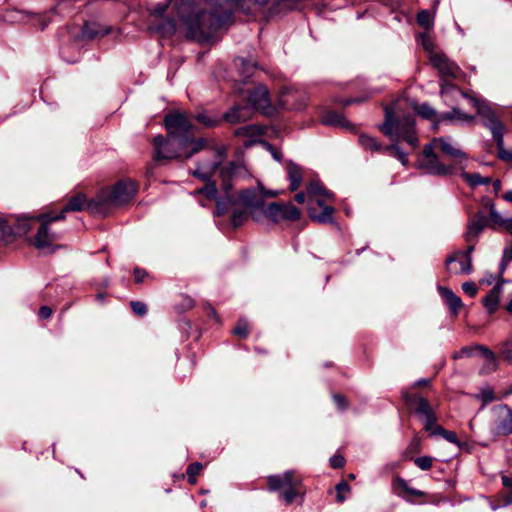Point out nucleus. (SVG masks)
Segmentation results:
<instances>
[{
	"label": "nucleus",
	"mask_w": 512,
	"mask_h": 512,
	"mask_svg": "<svg viewBox=\"0 0 512 512\" xmlns=\"http://www.w3.org/2000/svg\"><path fill=\"white\" fill-rule=\"evenodd\" d=\"M9 237H11V229L9 228V221L6 219L0 218V240L6 241Z\"/></svg>",
	"instance_id": "49"
},
{
	"label": "nucleus",
	"mask_w": 512,
	"mask_h": 512,
	"mask_svg": "<svg viewBox=\"0 0 512 512\" xmlns=\"http://www.w3.org/2000/svg\"><path fill=\"white\" fill-rule=\"evenodd\" d=\"M156 161L188 159L201 150H211L216 143L212 139H176L158 135L153 140Z\"/></svg>",
	"instance_id": "2"
},
{
	"label": "nucleus",
	"mask_w": 512,
	"mask_h": 512,
	"mask_svg": "<svg viewBox=\"0 0 512 512\" xmlns=\"http://www.w3.org/2000/svg\"><path fill=\"white\" fill-rule=\"evenodd\" d=\"M501 479L503 486L507 489L508 492L512 493V478L506 475H502Z\"/></svg>",
	"instance_id": "62"
},
{
	"label": "nucleus",
	"mask_w": 512,
	"mask_h": 512,
	"mask_svg": "<svg viewBox=\"0 0 512 512\" xmlns=\"http://www.w3.org/2000/svg\"><path fill=\"white\" fill-rule=\"evenodd\" d=\"M9 221V228L11 229V236H23L27 234L37 220L36 217L27 216H11L7 218Z\"/></svg>",
	"instance_id": "15"
},
{
	"label": "nucleus",
	"mask_w": 512,
	"mask_h": 512,
	"mask_svg": "<svg viewBox=\"0 0 512 512\" xmlns=\"http://www.w3.org/2000/svg\"><path fill=\"white\" fill-rule=\"evenodd\" d=\"M287 177L290 181V190L295 191L297 190L303 180V171L300 166L296 165L293 162H289L287 164Z\"/></svg>",
	"instance_id": "25"
},
{
	"label": "nucleus",
	"mask_w": 512,
	"mask_h": 512,
	"mask_svg": "<svg viewBox=\"0 0 512 512\" xmlns=\"http://www.w3.org/2000/svg\"><path fill=\"white\" fill-rule=\"evenodd\" d=\"M306 190L310 219L318 223L332 222L334 208L325 203L332 201L333 194L317 182L310 183Z\"/></svg>",
	"instance_id": "8"
},
{
	"label": "nucleus",
	"mask_w": 512,
	"mask_h": 512,
	"mask_svg": "<svg viewBox=\"0 0 512 512\" xmlns=\"http://www.w3.org/2000/svg\"><path fill=\"white\" fill-rule=\"evenodd\" d=\"M434 432L439 434V435H441L448 442H451V443L459 445L457 435L454 432L446 430V429H444L441 426H436Z\"/></svg>",
	"instance_id": "42"
},
{
	"label": "nucleus",
	"mask_w": 512,
	"mask_h": 512,
	"mask_svg": "<svg viewBox=\"0 0 512 512\" xmlns=\"http://www.w3.org/2000/svg\"><path fill=\"white\" fill-rule=\"evenodd\" d=\"M336 491H337V496H336L337 502L343 503L345 500L344 494L350 492V486L345 481H341L340 483H338L336 485Z\"/></svg>",
	"instance_id": "46"
},
{
	"label": "nucleus",
	"mask_w": 512,
	"mask_h": 512,
	"mask_svg": "<svg viewBox=\"0 0 512 512\" xmlns=\"http://www.w3.org/2000/svg\"><path fill=\"white\" fill-rule=\"evenodd\" d=\"M462 289L470 297H475L478 292V288H477L476 284L472 281L463 283Z\"/></svg>",
	"instance_id": "53"
},
{
	"label": "nucleus",
	"mask_w": 512,
	"mask_h": 512,
	"mask_svg": "<svg viewBox=\"0 0 512 512\" xmlns=\"http://www.w3.org/2000/svg\"><path fill=\"white\" fill-rule=\"evenodd\" d=\"M233 334L239 336L241 338H246L249 334V325L246 320H239L235 328L233 329Z\"/></svg>",
	"instance_id": "43"
},
{
	"label": "nucleus",
	"mask_w": 512,
	"mask_h": 512,
	"mask_svg": "<svg viewBox=\"0 0 512 512\" xmlns=\"http://www.w3.org/2000/svg\"><path fill=\"white\" fill-rule=\"evenodd\" d=\"M430 144L436 151H441L443 154L453 158L455 160V164H453L455 167L457 164L462 165L467 159L466 154L461 149L452 145L450 138H433ZM460 168H462V166H460Z\"/></svg>",
	"instance_id": "13"
},
{
	"label": "nucleus",
	"mask_w": 512,
	"mask_h": 512,
	"mask_svg": "<svg viewBox=\"0 0 512 512\" xmlns=\"http://www.w3.org/2000/svg\"><path fill=\"white\" fill-rule=\"evenodd\" d=\"M466 242L468 243V246L465 250L455 251L452 255L447 257L445 261L446 270H450V265L456 262V260L459 259L460 257L472 259L471 255L475 249L477 239L473 238V240H466Z\"/></svg>",
	"instance_id": "26"
},
{
	"label": "nucleus",
	"mask_w": 512,
	"mask_h": 512,
	"mask_svg": "<svg viewBox=\"0 0 512 512\" xmlns=\"http://www.w3.org/2000/svg\"><path fill=\"white\" fill-rule=\"evenodd\" d=\"M486 214L482 211L477 212L468 222L467 231L464 235L465 240L478 239V235L486 226Z\"/></svg>",
	"instance_id": "19"
},
{
	"label": "nucleus",
	"mask_w": 512,
	"mask_h": 512,
	"mask_svg": "<svg viewBox=\"0 0 512 512\" xmlns=\"http://www.w3.org/2000/svg\"><path fill=\"white\" fill-rule=\"evenodd\" d=\"M432 66L438 71L442 79L440 94L444 101L451 105L453 100L458 97L468 98L467 94L460 90L456 85L446 81V79H455L461 74L460 67L452 62L443 53H432L429 57Z\"/></svg>",
	"instance_id": "6"
},
{
	"label": "nucleus",
	"mask_w": 512,
	"mask_h": 512,
	"mask_svg": "<svg viewBox=\"0 0 512 512\" xmlns=\"http://www.w3.org/2000/svg\"><path fill=\"white\" fill-rule=\"evenodd\" d=\"M438 292L451 311L456 315L463 306L460 297H458L451 289L443 286H438Z\"/></svg>",
	"instance_id": "23"
},
{
	"label": "nucleus",
	"mask_w": 512,
	"mask_h": 512,
	"mask_svg": "<svg viewBox=\"0 0 512 512\" xmlns=\"http://www.w3.org/2000/svg\"><path fill=\"white\" fill-rule=\"evenodd\" d=\"M190 117H192V115ZM193 118H195L197 122L201 123L205 127H214L220 123L219 118L207 113H199L193 116Z\"/></svg>",
	"instance_id": "36"
},
{
	"label": "nucleus",
	"mask_w": 512,
	"mask_h": 512,
	"mask_svg": "<svg viewBox=\"0 0 512 512\" xmlns=\"http://www.w3.org/2000/svg\"><path fill=\"white\" fill-rule=\"evenodd\" d=\"M418 166L426 173L437 176H447L454 172V165H446L439 160L436 150L429 143L425 145L418 158Z\"/></svg>",
	"instance_id": "9"
},
{
	"label": "nucleus",
	"mask_w": 512,
	"mask_h": 512,
	"mask_svg": "<svg viewBox=\"0 0 512 512\" xmlns=\"http://www.w3.org/2000/svg\"><path fill=\"white\" fill-rule=\"evenodd\" d=\"M413 110L425 119L433 120L436 118L435 109L427 104L414 105Z\"/></svg>",
	"instance_id": "39"
},
{
	"label": "nucleus",
	"mask_w": 512,
	"mask_h": 512,
	"mask_svg": "<svg viewBox=\"0 0 512 512\" xmlns=\"http://www.w3.org/2000/svg\"><path fill=\"white\" fill-rule=\"evenodd\" d=\"M456 261L459 263V268L452 267L451 264L450 270H447L450 274H470L472 272V259L460 257Z\"/></svg>",
	"instance_id": "31"
},
{
	"label": "nucleus",
	"mask_w": 512,
	"mask_h": 512,
	"mask_svg": "<svg viewBox=\"0 0 512 512\" xmlns=\"http://www.w3.org/2000/svg\"><path fill=\"white\" fill-rule=\"evenodd\" d=\"M253 109L249 105H235L223 115L230 124L245 122L252 118Z\"/></svg>",
	"instance_id": "18"
},
{
	"label": "nucleus",
	"mask_w": 512,
	"mask_h": 512,
	"mask_svg": "<svg viewBox=\"0 0 512 512\" xmlns=\"http://www.w3.org/2000/svg\"><path fill=\"white\" fill-rule=\"evenodd\" d=\"M412 404L415 406L416 413L424 423V428L431 430L432 427L435 426L436 418L427 399L416 397L413 399Z\"/></svg>",
	"instance_id": "14"
},
{
	"label": "nucleus",
	"mask_w": 512,
	"mask_h": 512,
	"mask_svg": "<svg viewBox=\"0 0 512 512\" xmlns=\"http://www.w3.org/2000/svg\"><path fill=\"white\" fill-rule=\"evenodd\" d=\"M90 203H91V201L87 202L85 195L78 193L77 195H75L69 199V201L62 208V210L59 214H63V216L65 217V213H67V212L82 211L86 207L89 210Z\"/></svg>",
	"instance_id": "24"
},
{
	"label": "nucleus",
	"mask_w": 512,
	"mask_h": 512,
	"mask_svg": "<svg viewBox=\"0 0 512 512\" xmlns=\"http://www.w3.org/2000/svg\"><path fill=\"white\" fill-rule=\"evenodd\" d=\"M64 219L63 214L54 215L53 213L40 214L37 220L40 222L37 234L33 239V245L38 249H45L52 245L58 239V235L49 229L50 223Z\"/></svg>",
	"instance_id": "10"
},
{
	"label": "nucleus",
	"mask_w": 512,
	"mask_h": 512,
	"mask_svg": "<svg viewBox=\"0 0 512 512\" xmlns=\"http://www.w3.org/2000/svg\"><path fill=\"white\" fill-rule=\"evenodd\" d=\"M385 151L395 156L404 166L408 164V156L404 153L397 144H392L385 147Z\"/></svg>",
	"instance_id": "40"
},
{
	"label": "nucleus",
	"mask_w": 512,
	"mask_h": 512,
	"mask_svg": "<svg viewBox=\"0 0 512 512\" xmlns=\"http://www.w3.org/2000/svg\"><path fill=\"white\" fill-rule=\"evenodd\" d=\"M499 355L503 360L512 364V336L501 344Z\"/></svg>",
	"instance_id": "38"
},
{
	"label": "nucleus",
	"mask_w": 512,
	"mask_h": 512,
	"mask_svg": "<svg viewBox=\"0 0 512 512\" xmlns=\"http://www.w3.org/2000/svg\"><path fill=\"white\" fill-rule=\"evenodd\" d=\"M487 205L490 210V217H491L492 221H494L495 223H503L504 220L501 219V216L496 211L494 204L489 202Z\"/></svg>",
	"instance_id": "56"
},
{
	"label": "nucleus",
	"mask_w": 512,
	"mask_h": 512,
	"mask_svg": "<svg viewBox=\"0 0 512 512\" xmlns=\"http://www.w3.org/2000/svg\"><path fill=\"white\" fill-rule=\"evenodd\" d=\"M301 212L291 203L280 204L270 203L263 209L261 217L265 216L274 223L281 221H296L300 218Z\"/></svg>",
	"instance_id": "12"
},
{
	"label": "nucleus",
	"mask_w": 512,
	"mask_h": 512,
	"mask_svg": "<svg viewBox=\"0 0 512 512\" xmlns=\"http://www.w3.org/2000/svg\"><path fill=\"white\" fill-rule=\"evenodd\" d=\"M137 184L131 179L118 181L111 189H104L89 204L92 214L107 215L112 207L121 206L134 198Z\"/></svg>",
	"instance_id": "5"
},
{
	"label": "nucleus",
	"mask_w": 512,
	"mask_h": 512,
	"mask_svg": "<svg viewBox=\"0 0 512 512\" xmlns=\"http://www.w3.org/2000/svg\"><path fill=\"white\" fill-rule=\"evenodd\" d=\"M164 124L169 136H173L176 139H194L189 136L192 124L187 114L180 112L169 113L164 118Z\"/></svg>",
	"instance_id": "11"
},
{
	"label": "nucleus",
	"mask_w": 512,
	"mask_h": 512,
	"mask_svg": "<svg viewBox=\"0 0 512 512\" xmlns=\"http://www.w3.org/2000/svg\"><path fill=\"white\" fill-rule=\"evenodd\" d=\"M345 464V459L343 456L341 455H334L333 457L330 458V465L333 467V468H342Z\"/></svg>",
	"instance_id": "55"
},
{
	"label": "nucleus",
	"mask_w": 512,
	"mask_h": 512,
	"mask_svg": "<svg viewBox=\"0 0 512 512\" xmlns=\"http://www.w3.org/2000/svg\"><path fill=\"white\" fill-rule=\"evenodd\" d=\"M295 472L290 470L283 475H271L267 478L268 487L271 491L284 490L298 478Z\"/></svg>",
	"instance_id": "20"
},
{
	"label": "nucleus",
	"mask_w": 512,
	"mask_h": 512,
	"mask_svg": "<svg viewBox=\"0 0 512 512\" xmlns=\"http://www.w3.org/2000/svg\"><path fill=\"white\" fill-rule=\"evenodd\" d=\"M214 155V161L211 164L208 171H202L201 167H198L193 175L197 178H200L203 181H207L204 187L196 189L193 194L194 195H204L207 200H214L216 202V212L217 216L224 215L228 212V201L227 194L222 190L223 196L218 197V190L216 188L215 182H211L210 179L212 174L216 171L219 172V167L222 166V161L226 157L227 149L225 146L215 145L210 150Z\"/></svg>",
	"instance_id": "4"
},
{
	"label": "nucleus",
	"mask_w": 512,
	"mask_h": 512,
	"mask_svg": "<svg viewBox=\"0 0 512 512\" xmlns=\"http://www.w3.org/2000/svg\"><path fill=\"white\" fill-rule=\"evenodd\" d=\"M503 224H504V226H505V229H506L507 231H509L510 233H512V218L507 219V220H504V221H503Z\"/></svg>",
	"instance_id": "64"
},
{
	"label": "nucleus",
	"mask_w": 512,
	"mask_h": 512,
	"mask_svg": "<svg viewBox=\"0 0 512 512\" xmlns=\"http://www.w3.org/2000/svg\"><path fill=\"white\" fill-rule=\"evenodd\" d=\"M299 91L287 88L282 91L279 99V104L287 109L291 110H302L306 107L308 103V96L307 95H301L302 102L296 103V98L298 97Z\"/></svg>",
	"instance_id": "16"
},
{
	"label": "nucleus",
	"mask_w": 512,
	"mask_h": 512,
	"mask_svg": "<svg viewBox=\"0 0 512 512\" xmlns=\"http://www.w3.org/2000/svg\"><path fill=\"white\" fill-rule=\"evenodd\" d=\"M501 289V285L497 284L490 290L487 296L483 299V305L485 306L489 314L494 313L498 307Z\"/></svg>",
	"instance_id": "27"
},
{
	"label": "nucleus",
	"mask_w": 512,
	"mask_h": 512,
	"mask_svg": "<svg viewBox=\"0 0 512 512\" xmlns=\"http://www.w3.org/2000/svg\"><path fill=\"white\" fill-rule=\"evenodd\" d=\"M202 468H203V466L199 462L192 463V464H190L188 466V468H187V475H188V481L191 484H195L196 483V476L200 473Z\"/></svg>",
	"instance_id": "41"
},
{
	"label": "nucleus",
	"mask_w": 512,
	"mask_h": 512,
	"mask_svg": "<svg viewBox=\"0 0 512 512\" xmlns=\"http://www.w3.org/2000/svg\"><path fill=\"white\" fill-rule=\"evenodd\" d=\"M236 136L255 137L262 134V128L257 125H245L235 130Z\"/></svg>",
	"instance_id": "35"
},
{
	"label": "nucleus",
	"mask_w": 512,
	"mask_h": 512,
	"mask_svg": "<svg viewBox=\"0 0 512 512\" xmlns=\"http://www.w3.org/2000/svg\"><path fill=\"white\" fill-rule=\"evenodd\" d=\"M241 61V74L243 77L248 78L252 75V71L256 68L255 64L249 60H245L243 58L240 59Z\"/></svg>",
	"instance_id": "47"
},
{
	"label": "nucleus",
	"mask_w": 512,
	"mask_h": 512,
	"mask_svg": "<svg viewBox=\"0 0 512 512\" xmlns=\"http://www.w3.org/2000/svg\"><path fill=\"white\" fill-rule=\"evenodd\" d=\"M480 397L484 403H488L494 400V393L490 389L482 390L480 393Z\"/></svg>",
	"instance_id": "57"
},
{
	"label": "nucleus",
	"mask_w": 512,
	"mask_h": 512,
	"mask_svg": "<svg viewBox=\"0 0 512 512\" xmlns=\"http://www.w3.org/2000/svg\"><path fill=\"white\" fill-rule=\"evenodd\" d=\"M474 120V116L469 115L460 109L454 107L452 111L443 113L439 117H437L436 121L433 124V128L437 129L438 125L443 121H458V122H472Z\"/></svg>",
	"instance_id": "22"
},
{
	"label": "nucleus",
	"mask_w": 512,
	"mask_h": 512,
	"mask_svg": "<svg viewBox=\"0 0 512 512\" xmlns=\"http://www.w3.org/2000/svg\"><path fill=\"white\" fill-rule=\"evenodd\" d=\"M52 315V309L48 306H42L39 310V316L43 319H47Z\"/></svg>",
	"instance_id": "61"
},
{
	"label": "nucleus",
	"mask_w": 512,
	"mask_h": 512,
	"mask_svg": "<svg viewBox=\"0 0 512 512\" xmlns=\"http://www.w3.org/2000/svg\"><path fill=\"white\" fill-rule=\"evenodd\" d=\"M250 172L242 160L229 161L219 167V178L221 190L227 194L228 208L239 206L249 210L255 221L261 219V213L265 208V197L263 187L243 189L239 193H232L233 181L250 177Z\"/></svg>",
	"instance_id": "1"
},
{
	"label": "nucleus",
	"mask_w": 512,
	"mask_h": 512,
	"mask_svg": "<svg viewBox=\"0 0 512 512\" xmlns=\"http://www.w3.org/2000/svg\"><path fill=\"white\" fill-rule=\"evenodd\" d=\"M333 400L339 409L343 410L347 407V402L344 396L342 395H334Z\"/></svg>",
	"instance_id": "58"
},
{
	"label": "nucleus",
	"mask_w": 512,
	"mask_h": 512,
	"mask_svg": "<svg viewBox=\"0 0 512 512\" xmlns=\"http://www.w3.org/2000/svg\"><path fill=\"white\" fill-rule=\"evenodd\" d=\"M511 503H512V493L506 491L505 493H503L499 496L498 504L493 505L492 509L496 510L499 507L507 506V505H510Z\"/></svg>",
	"instance_id": "50"
},
{
	"label": "nucleus",
	"mask_w": 512,
	"mask_h": 512,
	"mask_svg": "<svg viewBox=\"0 0 512 512\" xmlns=\"http://www.w3.org/2000/svg\"><path fill=\"white\" fill-rule=\"evenodd\" d=\"M147 276V272L140 268L134 269V278L137 283H141L144 281V278Z\"/></svg>",
	"instance_id": "60"
},
{
	"label": "nucleus",
	"mask_w": 512,
	"mask_h": 512,
	"mask_svg": "<svg viewBox=\"0 0 512 512\" xmlns=\"http://www.w3.org/2000/svg\"><path fill=\"white\" fill-rule=\"evenodd\" d=\"M171 1L172 0H162V2L157 3L155 6L151 7L150 12L156 16H162L166 12Z\"/></svg>",
	"instance_id": "48"
},
{
	"label": "nucleus",
	"mask_w": 512,
	"mask_h": 512,
	"mask_svg": "<svg viewBox=\"0 0 512 512\" xmlns=\"http://www.w3.org/2000/svg\"><path fill=\"white\" fill-rule=\"evenodd\" d=\"M463 179L469 183L470 186L476 187L479 185H486L491 182V178L482 177L479 173H462Z\"/></svg>",
	"instance_id": "32"
},
{
	"label": "nucleus",
	"mask_w": 512,
	"mask_h": 512,
	"mask_svg": "<svg viewBox=\"0 0 512 512\" xmlns=\"http://www.w3.org/2000/svg\"><path fill=\"white\" fill-rule=\"evenodd\" d=\"M393 489L398 496L403 497L408 502H412V497L423 495L422 491L410 488L407 481L401 477H396L393 480Z\"/></svg>",
	"instance_id": "21"
},
{
	"label": "nucleus",
	"mask_w": 512,
	"mask_h": 512,
	"mask_svg": "<svg viewBox=\"0 0 512 512\" xmlns=\"http://www.w3.org/2000/svg\"><path fill=\"white\" fill-rule=\"evenodd\" d=\"M475 351L480 352L493 366L496 365V355L492 350L483 345H475Z\"/></svg>",
	"instance_id": "45"
},
{
	"label": "nucleus",
	"mask_w": 512,
	"mask_h": 512,
	"mask_svg": "<svg viewBox=\"0 0 512 512\" xmlns=\"http://www.w3.org/2000/svg\"><path fill=\"white\" fill-rule=\"evenodd\" d=\"M248 100L252 109H258L266 112L270 107V98L268 89L263 86H257L249 93Z\"/></svg>",
	"instance_id": "17"
},
{
	"label": "nucleus",
	"mask_w": 512,
	"mask_h": 512,
	"mask_svg": "<svg viewBox=\"0 0 512 512\" xmlns=\"http://www.w3.org/2000/svg\"><path fill=\"white\" fill-rule=\"evenodd\" d=\"M322 123L329 126L348 127V121L337 112H327L322 116Z\"/></svg>",
	"instance_id": "28"
},
{
	"label": "nucleus",
	"mask_w": 512,
	"mask_h": 512,
	"mask_svg": "<svg viewBox=\"0 0 512 512\" xmlns=\"http://www.w3.org/2000/svg\"><path fill=\"white\" fill-rule=\"evenodd\" d=\"M500 411H501V413L505 414V418L497 427L498 433H501L503 435L511 434L512 433V411L507 406L501 407Z\"/></svg>",
	"instance_id": "29"
},
{
	"label": "nucleus",
	"mask_w": 512,
	"mask_h": 512,
	"mask_svg": "<svg viewBox=\"0 0 512 512\" xmlns=\"http://www.w3.org/2000/svg\"><path fill=\"white\" fill-rule=\"evenodd\" d=\"M359 143L364 149L370 151H379L382 148L380 142L376 138L369 135H360Z\"/></svg>",
	"instance_id": "33"
},
{
	"label": "nucleus",
	"mask_w": 512,
	"mask_h": 512,
	"mask_svg": "<svg viewBox=\"0 0 512 512\" xmlns=\"http://www.w3.org/2000/svg\"><path fill=\"white\" fill-rule=\"evenodd\" d=\"M295 200L298 203H304L306 200V194L304 192H299L295 195Z\"/></svg>",
	"instance_id": "63"
},
{
	"label": "nucleus",
	"mask_w": 512,
	"mask_h": 512,
	"mask_svg": "<svg viewBox=\"0 0 512 512\" xmlns=\"http://www.w3.org/2000/svg\"><path fill=\"white\" fill-rule=\"evenodd\" d=\"M302 479L298 477L292 485H289L287 488L283 490L281 493V497L286 502V504H291L297 495L299 494V486L301 485Z\"/></svg>",
	"instance_id": "30"
},
{
	"label": "nucleus",
	"mask_w": 512,
	"mask_h": 512,
	"mask_svg": "<svg viewBox=\"0 0 512 512\" xmlns=\"http://www.w3.org/2000/svg\"><path fill=\"white\" fill-rule=\"evenodd\" d=\"M433 459L429 456H421L414 460V463L421 469V470H428L432 467Z\"/></svg>",
	"instance_id": "51"
},
{
	"label": "nucleus",
	"mask_w": 512,
	"mask_h": 512,
	"mask_svg": "<svg viewBox=\"0 0 512 512\" xmlns=\"http://www.w3.org/2000/svg\"><path fill=\"white\" fill-rule=\"evenodd\" d=\"M476 108L478 115L482 118V123L487 127L496 142L498 156L505 161H512V151L504 148L505 127L496 111L484 100L474 97L469 98Z\"/></svg>",
	"instance_id": "7"
},
{
	"label": "nucleus",
	"mask_w": 512,
	"mask_h": 512,
	"mask_svg": "<svg viewBox=\"0 0 512 512\" xmlns=\"http://www.w3.org/2000/svg\"><path fill=\"white\" fill-rule=\"evenodd\" d=\"M420 38H421V44H422L423 48L426 51L430 52V55L432 53H434L433 52L434 43H433L432 39L430 38V36L428 34L424 33L420 36Z\"/></svg>",
	"instance_id": "52"
},
{
	"label": "nucleus",
	"mask_w": 512,
	"mask_h": 512,
	"mask_svg": "<svg viewBox=\"0 0 512 512\" xmlns=\"http://www.w3.org/2000/svg\"><path fill=\"white\" fill-rule=\"evenodd\" d=\"M131 308H132L133 312L139 316H143L147 312L146 305L140 301H132Z\"/></svg>",
	"instance_id": "54"
},
{
	"label": "nucleus",
	"mask_w": 512,
	"mask_h": 512,
	"mask_svg": "<svg viewBox=\"0 0 512 512\" xmlns=\"http://www.w3.org/2000/svg\"><path fill=\"white\" fill-rule=\"evenodd\" d=\"M475 351L480 352L493 366L496 365V355L492 350L483 345H475Z\"/></svg>",
	"instance_id": "44"
},
{
	"label": "nucleus",
	"mask_w": 512,
	"mask_h": 512,
	"mask_svg": "<svg viewBox=\"0 0 512 512\" xmlns=\"http://www.w3.org/2000/svg\"><path fill=\"white\" fill-rule=\"evenodd\" d=\"M238 206H234L232 217H231V223L234 227H238L242 225L247 219L248 214H250L249 210H246L245 208L238 209Z\"/></svg>",
	"instance_id": "34"
},
{
	"label": "nucleus",
	"mask_w": 512,
	"mask_h": 512,
	"mask_svg": "<svg viewBox=\"0 0 512 512\" xmlns=\"http://www.w3.org/2000/svg\"><path fill=\"white\" fill-rule=\"evenodd\" d=\"M475 351V346L473 347H464L459 352L455 354V358H460L464 356H471L473 352Z\"/></svg>",
	"instance_id": "59"
},
{
	"label": "nucleus",
	"mask_w": 512,
	"mask_h": 512,
	"mask_svg": "<svg viewBox=\"0 0 512 512\" xmlns=\"http://www.w3.org/2000/svg\"><path fill=\"white\" fill-rule=\"evenodd\" d=\"M417 22L420 26L425 29H431L433 27L434 18L430 11L422 10L417 14Z\"/></svg>",
	"instance_id": "37"
},
{
	"label": "nucleus",
	"mask_w": 512,
	"mask_h": 512,
	"mask_svg": "<svg viewBox=\"0 0 512 512\" xmlns=\"http://www.w3.org/2000/svg\"><path fill=\"white\" fill-rule=\"evenodd\" d=\"M401 108V101H396L394 107H385V120L379 126L380 131L392 141H404L412 148L419 144L415 131V119L410 114H403L402 118H396L395 112Z\"/></svg>",
	"instance_id": "3"
}]
</instances>
